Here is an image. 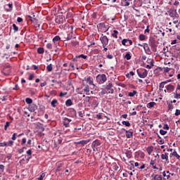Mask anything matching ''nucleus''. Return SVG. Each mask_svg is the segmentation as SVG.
Masks as SVG:
<instances>
[{
    "instance_id": "1",
    "label": "nucleus",
    "mask_w": 180,
    "mask_h": 180,
    "mask_svg": "<svg viewBox=\"0 0 180 180\" xmlns=\"http://www.w3.org/2000/svg\"><path fill=\"white\" fill-rule=\"evenodd\" d=\"M91 147L94 152L101 151V141L98 139L94 141L91 143Z\"/></svg>"
},
{
    "instance_id": "2",
    "label": "nucleus",
    "mask_w": 180,
    "mask_h": 180,
    "mask_svg": "<svg viewBox=\"0 0 180 180\" xmlns=\"http://www.w3.org/2000/svg\"><path fill=\"white\" fill-rule=\"evenodd\" d=\"M96 79H98L99 84H103L106 82L108 79L106 78V75L103 74L97 75Z\"/></svg>"
},
{
    "instance_id": "3",
    "label": "nucleus",
    "mask_w": 180,
    "mask_h": 180,
    "mask_svg": "<svg viewBox=\"0 0 180 180\" xmlns=\"http://www.w3.org/2000/svg\"><path fill=\"white\" fill-rule=\"evenodd\" d=\"M100 40L103 44V47L108 46V44L109 43V39H108V37L105 35L103 36V34H102V37L100 38Z\"/></svg>"
},
{
    "instance_id": "4",
    "label": "nucleus",
    "mask_w": 180,
    "mask_h": 180,
    "mask_svg": "<svg viewBox=\"0 0 180 180\" xmlns=\"http://www.w3.org/2000/svg\"><path fill=\"white\" fill-rule=\"evenodd\" d=\"M147 63L148 65H146V68H148V70H151V68L154 67V60L152 58H148Z\"/></svg>"
},
{
    "instance_id": "5",
    "label": "nucleus",
    "mask_w": 180,
    "mask_h": 180,
    "mask_svg": "<svg viewBox=\"0 0 180 180\" xmlns=\"http://www.w3.org/2000/svg\"><path fill=\"white\" fill-rule=\"evenodd\" d=\"M137 74L140 78H146L148 75L147 70H143V72L137 71Z\"/></svg>"
},
{
    "instance_id": "6",
    "label": "nucleus",
    "mask_w": 180,
    "mask_h": 180,
    "mask_svg": "<svg viewBox=\"0 0 180 180\" xmlns=\"http://www.w3.org/2000/svg\"><path fill=\"white\" fill-rule=\"evenodd\" d=\"M122 44L123 46H131L133 44V41L124 39L122 41Z\"/></svg>"
},
{
    "instance_id": "7",
    "label": "nucleus",
    "mask_w": 180,
    "mask_h": 180,
    "mask_svg": "<svg viewBox=\"0 0 180 180\" xmlns=\"http://www.w3.org/2000/svg\"><path fill=\"white\" fill-rule=\"evenodd\" d=\"M72 121V120L67 117L63 118V125L65 127H70V123H71Z\"/></svg>"
},
{
    "instance_id": "8",
    "label": "nucleus",
    "mask_w": 180,
    "mask_h": 180,
    "mask_svg": "<svg viewBox=\"0 0 180 180\" xmlns=\"http://www.w3.org/2000/svg\"><path fill=\"white\" fill-rule=\"evenodd\" d=\"M30 112H34L37 110V105L36 104H31L28 108Z\"/></svg>"
},
{
    "instance_id": "9",
    "label": "nucleus",
    "mask_w": 180,
    "mask_h": 180,
    "mask_svg": "<svg viewBox=\"0 0 180 180\" xmlns=\"http://www.w3.org/2000/svg\"><path fill=\"white\" fill-rule=\"evenodd\" d=\"M150 46L153 51L154 52L157 51V44H155V41H150Z\"/></svg>"
},
{
    "instance_id": "10",
    "label": "nucleus",
    "mask_w": 180,
    "mask_h": 180,
    "mask_svg": "<svg viewBox=\"0 0 180 180\" xmlns=\"http://www.w3.org/2000/svg\"><path fill=\"white\" fill-rule=\"evenodd\" d=\"M161 158H162V160H165L166 162H167V164H169V159L168 158L167 153H165V154H162Z\"/></svg>"
},
{
    "instance_id": "11",
    "label": "nucleus",
    "mask_w": 180,
    "mask_h": 180,
    "mask_svg": "<svg viewBox=\"0 0 180 180\" xmlns=\"http://www.w3.org/2000/svg\"><path fill=\"white\" fill-rule=\"evenodd\" d=\"M98 26L100 29H101L102 30H105V32H106V30H109V27H106V25H105V22H101L98 24Z\"/></svg>"
},
{
    "instance_id": "12",
    "label": "nucleus",
    "mask_w": 180,
    "mask_h": 180,
    "mask_svg": "<svg viewBox=\"0 0 180 180\" xmlns=\"http://www.w3.org/2000/svg\"><path fill=\"white\" fill-rule=\"evenodd\" d=\"M125 134H126L127 139H131V137H133V131L126 130Z\"/></svg>"
},
{
    "instance_id": "13",
    "label": "nucleus",
    "mask_w": 180,
    "mask_h": 180,
    "mask_svg": "<svg viewBox=\"0 0 180 180\" xmlns=\"http://www.w3.org/2000/svg\"><path fill=\"white\" fill-rule=\"evenodd\" d=\"M37 127L40 130V131H44V127L43 126V124L40 122L37 123Z\"/></svg>"
},
{
    "instance_id": "14",
    "label": "nucleus",
    "mask_w": 180,
    "mask_h": 180,
    "mask_svg": "<svg viewBox=\"0 0 180 180\" xmlns=\"http://www.w3.org/2000/svg\"><path fill=\"white\" fill-rule=\"evenodd\" d=\"M143 49L145 51H146L147 54H151V50L150 49V46H148V44H145Z\"/></svg>"
},
{
    "instance_id": "15",
    "label": "nucleus",
    "mask_w": 180,
    "mask_h": 180,
    "mask_svg": "<svg viewBox=\"0 0 180 180\" xmlns=\"http://www.w3.org/2000/svg\"><path fill=\"white\" fill-rule=\"evenodd\" d=\"M146 151H147L148 155H151V153H153V151H154V147L153 146H148L146 148Z\"/></svg>"
},
{
    "instance_id": "16",
    "label": "nucleus",
    "mask_w": 180,
    "mask_h": 180,
    "mask_svg": "<svg viewBox=\"0 0 180 180\" xmlns=\"http://www.w3.org/2000/svg\"><path fill=\"white\" fill-rule=\"evenodd\" d=\"M122 6H129L130 5V0H122Z\"/></svg>"
},
{
    "instance_id": "17",
    "label": "nucleus",
    "mask_w": 180,
    "mask_h": 180,
    "mask_svg": "<svg viewBox=\"0 0 180 180\" xmlns=\"http://www.w3.org/2000/svg\"><path fill=\"white\" fill-rule=\"evenodd\" d=\"M4 72L5 75H9V74H11V68H5L4 70Z\"/></svg>"
},
{
    "instance_id": "18",
    "label": "nucleus",
    "mask_w": 180,
    "mask_h": 180,
    "mask_svg": "<svg viewBox=\"0 0 180 180\" xmlns=\"http://www.w3.org/2000/svg\"><path fill=\"white\" fill-rule=\"evenodd\" d=\"M88 143H89V141L82 140L77 142V144H82V146H85V144H88Z\"/></svg>"
},
{
    "instance_id": "19",
    "label": "nucleus",
    "mask_w": 180,
    "mask_h": 180,
    "mask_svg": "<svg viewBox=\"0 0 180 180\" xmlns=\"http://www.w3.org/2000/svg\"><path fill=\"white\" fill-rule=\"evenodd\" d=\"M155 105H157L155 102H150L147 104V108H148V109H151V108H154Z\"/></svg>"
},
{
    "instance_id": "20",
    "label": "nucleus",
    "mask_w": 180,
    "mask_h": 180,
    "mask_svg": "<svg viewBox=\"0 0 180 180\" xmlns=\"http://www.w3.org/2000/svg\"><path fill=\"white\" fill-rule=\"evenodd\" d=\"M174 88L175 87L172 84H169L166 86L167 91H174Z\"/></svg>"
},
{
    "instance_id": "21",
    "label": "nucleus",
    "mask_w": 180,
    "mask_h": 180,
    "mask_svg": "<svg viewBox=\"0 0 180 180\" xmlns=\"http://www.w3.org/2000/svg\"><path fill=\"white\" fill-rule=\"evenodd\" d=\"M73 34H74V33L72 32H69L68 34V37H67V40H71V39H72L74 37H73Z\"/></svg>"
},
{
    "instance_id": "22",
    "label": "nucleus",
    "mask_w": 180,
    "mask_h": 180,
    "mask_svg": "<svg viewBox=\"0 0 180 180\" xmlns=\"http://www.w3.org/2000/svg\"><path fill=\"white\" fill-rule=\"evenodd\" d=\"M46 70L47 71H49V72H51V71H53V65L49 64V65H47Z\"/></svg>"
},
{
    "instance_id": "23",
    "label": "nucleus",
    "mask_w": 180,
    "mask_h": 180,
    "mask_svg": "<svg viewBox=\"0 0 180 180\" xmlns=\"http://www.w3.org/2000/svg\"><path fill=\"white\" fill-rule=\"evenodd\" d=\"M165 84H167V82H162L161 83H160L159 89L162 91V88H164V85H165Z\"/></svg>"
},
{
    "instance_id": "24",
    "label": "nucleus",
    "mask_w": 180,
    "mask_h": 180,
    "mask_svg": "<svg viewBox=\"0 0 180 180\" xmlns=\"http://www.w3.org/2000/svg\"><path fill=\"white\" fill-rule=\"evenodd\" d=\"M66 106H71L72 105V101L71 99H68L65 101Z\"/></svg>"
},
{
    "instance_id": "25",
    "label": "nucleus",
    "mask_w": 180,
    "mask_h": 180,
    "mask_svg": "<svg viewBox=\"0 0 180 180\" xmlns=\"http://www.w3.org/2000/svg\"><path fill=\"white\" fill-rule=\"evenodd\" d=\"M84 92H86V95H89V86H86L84 89Z\"/></svg>"
},
{
    "instance_id": "26",
    "label": "nucleus",
    "mask_w": 180,
    "mask_h": 180,
    "mask_svg": "<svg viewBox=\"0 0 180 180\" xmlns=\"http://www.w3.org/2000/svg\"><path fill=\"white\" fill-rule=\"evenodd\" d=\"M154 180H162V176L161 175L156 174L154 176Z\"/></svg>"
},
{
    "instance_id": "27",
    "label": "nucleus",
    "mask_w": 180,
    "mask_h": 180,
    "mask_svg": "<svg viewBox=\"0 0 180 180\" xmlns=\"http://www.w3.org/2000/svg\"><path fill=\"white\" fill-rule=\"evenodd\" d=\"M112 86H113V85L112 84V83H109V84L106 86L105 89H106L107 91H109V90L112 89Z\"/></svg>"
},
{
    "instance_id": "28",
    "label": "nucleus",
    "mask_w": 180,
    "mask_h": 180,
    "mask_svg": "<svg viewBox=\"0 0 180 180\" xmlns=\"http://www.w3.org/2000/svg\"><path fill=\"white\" fill-rule=\"evenodd\" d=\"M137 91L134 90L132 92L129 93V96L133 97L134 95H136Z\"/></svg>"
},
{
    "instance_id": "29",
    "label": "nucleus",
    "mask_w": 180,
    "mask_h": 180,
    "mask_svg": "<svg viewBox=\"0 0 180 180\" xmlns=\"http://www.w3.org/2000/svg\"><path fill=\"white\" fill-rule=\"evenodd\" d=\"M122 124H124L127 127H130V122L129 121H123Z\"/></svg>"
},
{
    "instance_id": "30",
    "label": "nucleus",
    "mask_w": 180,
    "mask_h": 180,
    "mask_svg": "<svg viewBox=\"0 0 180 180\" xmlns=\"http://www.w3.org/2000/svg\"><path fill=\"white\" fill-rule=\"evenodd\" d=\"M87 84H89V85H94V81H92V79H91V77L87 78Z\"/></svg>"
},
{
    "instance_id": "31",
    "label": "nucleus",
    "mask_w": 180,
    "mask_h": 180,
    "mask_svg": "<svg viewBox=\"0 0 180 180\" xmlns=\"http://www.w3.org/2000/svg\"><path fill=\"white\" fill-rule=\"evenodd\" d=\"M37 53L39 54H43V53H44V49H43V48H38Z\"/></svg>"
},
{
    "instance_id": "32",
    "label": "nucleus",
    "mask_w": 180,
    "mask_h": 180,
    "mask_svg": "<svg viewBox=\"0 0 180 180\" xmlns=\"http://www.w3.org/2000/svg\"><path fill=\"white\" fill-rule=\"evenodd\" d=\"M25 102H26V103H28L29 105H30V103H33V100H32V98H27L25 99Z\"/></svg>"
},
{
    "instance_id": "33",
    "label": "nucleus",
    "mask_w": 180,
    "mask_h": 180,
    "mask_svg": "<svg viewBox=\"0 0 180 180\" xmlns=\"http://www.w3.org/2000/svg\"><path fill=\"white\" fill-rule=\"evenodd\" d=\"M118 34H119V32L117 30H114L112 35L113 37H115V39H117Z\"/></svg>"
},
{
    "instance_id": "34",
    "label": "nucleus",
    "mask_w": 180,
    "mask_h": 180,
    "mask_svg": "<svg viewBox=\"0 0 180 180\" xmlns=\"http://www.w3.org/2000/svg\"><path fill=\"white\" fill-rule=\"evenodd\" d=\"M172 155H174V157H176L177 160H179L180 158V155H178V153H176V151H174L172 153Z\"/></svg>"
},
{
    "instance_id": "35",
    "label": "nucleus",
    "mask_w": 180,
    "mask_h": 180,
    "mask_svg": "<svg viewBox=\"0 0 180 180\" xmlns=\"http://www.w3.org/2000/svg\"><path fill=\"white\" fill-rule=\"evenodd\" d=\"M61 38H60L59 36H56L53 39V43H56V41H59V40H60Z\"/></svg>"
},
{
    "instance_id": "36",
    "label": "nucleus",
    "mask_w": 180,
    "mask_h": 180,
    "mask_svg": "<svg viewBox=\"0 0 180 180\" xmlns=\"http://www.w3.org/2000/svg\"><path fill=\"white\" fill-rule=\"evenodd\" d=\"M167 105L169 110H172V109H174V105H172V103H169Z\"/></svg>"
},
{
    "instance_id": "37",
    "label": "nucleus",
    "mask_w": 180,
    "mask_h": 180,
    "mask_svg": "<svg viewBox=\"0 0 180 180\" xmlns=\"http://www.w3.org/2000/svg\"><path fill=\"white\" fill-rule=\"evenodd\" d=\"M44 176H46V173H41L38 178V180H43Z\"/></svg>"
},
{
    "instance_id": "38",
    "label": "nucleus",
    "mask_w": 180,
    "mask_h": 180,
    "mask_svg": "<svg viewBox=\"0 0 180 180\" xmlns=\"http://www.w3.org/2000/svg\"><path fill=\"white\" fill-rule=\"evenodd\" d=\"M79 42H78V41H72V46H73V47H75V46H79Z\"/></svg>"
},
{
    "instance_id": "39",
    "label": "nucleus",
    "mask_w": 180,
    "mask_h": 180,
    "mask_svg": "<svg viewBox=\"0 0 180 180\" xmlns=\"http://www.w3.org/2000/svg\"><path fill=\"white\" fill-rule=\"evenodd\" d=\"M56 103H57V100H56V99H53L51 102V106H53V108H56Z\"/></svg>"
},
{
    "instance_id": "40",
    "label": "nucleus",
    "mask_w": 180,
    "mask_h": 180,
    "mask_svg": "<svg viewBox=\"0 0 180 180\" xmlns=\"http://www.w3.org/2000/svg\"><path fill=\"white\" fill-rule=\"evenodd\" d=\"M105 94H108V91L106 90H103L99 93L100 96H103Z\"/></svg>"
},
{
    "instance_id": "41",
    "label": "nucleus",
    "mask_w": 180,
    "mask_h": 180,
    "mask_svg": "<svg viewBox=\"0 0 180 180\" xmlns=\"http://www.w3.org/2000/svg\"><path fill=\"white\" fill-rule=\"evenodd\" d=\"M11 123L9 122H6V124L4 126V130L7 131L8 130V127H9Z\"/></svg>"
},
{
    "instance_id": "42",
    "label": "nucleus",
    "mask_w": 180,
    "mask_h": 180,
    "mask_svg": "<svg viewBox=\"0 0 180 180\" xmlns=\"http://www.w3.org/2000/svg\"><path fill=\"white\" fill-rule=\"evenodd\" d=\"M13 29L14 32L19 31V27H18V26H16L15 24H13Z\"/></svg>"
},
{
    "instance_id": "43",
    "label": "nucleus",
    "mask_w": 180,
    "mask_h": 180,
    "mask_svg": "<svg viewBox=\"0 0 180 180\" xmlns=\"http://www.w3.org/2000/svg\"><path fill=\"white\" fill-rule=\"evenodd\" d=\"M124 58H126V60H131V56H130V53H127L124 56Z\"/></svg>"
},
{
    "instance_id": "44",
    "label": "nucleus",
    "mask_w": 180,
    "mask_h": 180,
    "mask_svg": "<svg viewBox=\"0 0 180 180\" xmlns=\"http://www.w3.org/2000/svg\"><path fill=\"white\" fill-rule=\"evenodd\" d=\"M139 40H141V41L146 40V35H144V34H140V35H139Z\"/></svg>"
},
{
    "instance_id": "45",
    "label": "nucleus",
    "mask_w": 180,
    "mask_h": 180,
    "mask_svg": "<svg viewBox=\"0 0 180 180\" xmlns=\"http://www.w3.org/2000/svg\"><path fill=\"white\" fill-rule=\"evenodd\" d=\"M160 134H162V136H165V134H167V131H165L163 129H160Z\"/></svg>"
},
{
    "instance_id": "46",
    "label": "nucleus",
    "mask_w": 180,
    "mask_h": 180,
    "mask_svg": "<svg viewBox=\"0 0 180 180\" xmlns=\"http://www.w3.org/2000/svg\"><path fill=\"white\" fill-rule=\"evenodd\" d=\"M63 163H59L58 164L57 168H56V171H60V168H61V167H63Z\"/></svg>"
},
{
    "instance_id": "47",
    "label": "nucleus",
    "mask_w": 180,
    "mask_h": 180,
    "mask_svg": "<svg viewBox=\"0 0 180 180\" xmlns=\"http://www.w3.org/2000/svg\"><path fill=\"white\" fill-rule=\"evenodd\" d=\"M6 146H8L6 142L0 143V147H6Z\"/></svg>"
},
{
    "instance_id": "48",
    "label": "nucleus",
    "mask_w": 180,
    "mask_h": 180,
    "mask_svg": "<svg viewBox=\"0 0 180 180\" xmlns=\"http://www.w3.org/2000/svg\"><path fill=\"white\" fill-rule=\"evenodd\" d=\"M7 146H8L9 147H12V146H13V141H9L7 143Z\"/></svg>"
},
{
    "instance_id": "49",
    "label": "nucleus",
    "mask_w": 180,
    "mask_h": 180,
    "mask_svg": "<svg viewBox=\"0 0 180 180\" xmlns=\"http://www.w3.org/2000/svg\"><path fill=\"white\" fill-rule=\"evenodd\" d=\"M174 98L175 99H180V93L179 94L176 93L175 95H174Z\"/></svg>"
},
{
    "instance_id": "50",
    "label": "nucleus",
    "mask_w": 180,
    "mask_h": 180,
    "mask_svg": "<svg viewBox=\"0 0 180 180\" xmlns=\"http://www.w3.org/2000/svg\"><path fill=\"white\" fill-rule=\"evenodd\" d=\"M46 47L47 49H49V50H51L53 49V45H51V44H46Z\"/></svg>"
},
{
    "instance_id": "51",
    "label": "nucleus",
    "mask_w": 180,
    "mask_h": 180,
    "mask_svg": "<svg viewBox=\"0 0 180 180\" xmlns=\"http://www.w3.org/2000/svg\"><path fill=\"white\" fill-rule=\"evenodd\" d=\"M24 144H26V138L22 139L21 146H24Z\"/></svg>"
},
{
    "instance_id": "52",
    "label": "nucleus",
    "mask_w": 180,
    "mask_h": 180,
    "mask_svg": "<svg viewBox=\"0 0 180 180\" xmlns=\"http://www.w3.org/2000/svg\"><path fill=\"white\" fill-rule=\"evenodd\" d=\"M25 149H26V147H23L22 148L18 150L19 154H22V153H23V151H25Z\"/></svg>"
},
{
    "instance_id": "53",
    "label": "nucleus",
    "mask_w": 180,
    "mask_h": 180,
    "mask_svg": "<svg viewBox=\"0 0 180 180\" xmlns=\"http://www.w3.org/2000/svg\"><path fill=\"white\" fill-rule=\"evenodd\" d=\"M171 68H164V72H169Z\"/></svg>"
},
{
    "instance_id": "54",
    "label": "nucleus",
    "mask_w": 180,
    "mask_h": 180,
    "mask_svg": "<svg viewBox=\"0 0 180 180\" xmlns=\"http://www.w3.org/2000/svg\"><path fill=\"white\" fill-rule=\"evenodd\" d=\"M175 116H179L180 115V110H176V112H175Z\"/></svg>"
},
{
    "instance_id": "55",
    "label": "nucleus",
    "mask_w": 180,
    "mask_h": 180,
    "mask_svg": "<svg viewBox=\"0 0 180 180\" xmlns=\"http://www.w3.org/2000/svg\"><path fill=\"white\" fill-rule=\"evenodd\" d=\"M17 22H18V23H20L21 22H23V19H22V18L18 17V18H17Z\"/></svg>"
},
{
    "instance_id": "56",
    "label": "nucleus",
    "mask_w": 180,
    "mask_h": 180,
    "mask_svg": "<svg viewBox=\"0 0 180 180\" xmlns=\"http://www.w3.org/2000/svg\"><path fill=\"white\" fill-rule=\"evenodd\" d=\"M0 169H1V172H4L5 166L4 165H0Z\"/></svg>"
},
{
    "instance_id": "57",
    "label": "nucleus",
    "mask_w": 180,
    "mask_h": 180,
    "mask_svg": "<svg viewBox=\"0 0 180 180\" xmlns=\"http://www.w3.org/2000/svg\"><path fill=\"white\" fill-rule=\"evenodd\" d=\"M78 57L81 58H84V60H85L86 58V56H85L84 54H81Z\"/></svg>"
},
{
    "instance_id": "58",
    "label": "nucleus",
    "mask_w": 180,
    "mask_h": 180,
    "mask_svg": "<svg viewBox=\"0 0 180 180\" xmlns=\"http://www.w3.org/2000/svg\"><path fill=\"white\" fill-rule=\"evenodd\" d=\"M163 129L165 130V129H167V130H168V129H169V127L168 126V124H165L164 126H163Z\"/></svg>"
},
{
    "instance_id": "59",
    "label": "nucleus",
    "mask_w": 180,
    "mask_h": 180,
    "mask_svg": "<svg viewBox=\"0 0 180 180\" xmlns=\"http://www.w3.org/2000/svg\"><path fill=\"white\" fill-rule=\"evenodd\" d=\"M130 75L133 76L134 75V72L131 71L129 72V74L127 75V77L129 78V77H130Z\"/></svg>"
},
{
    "instance_id": "60",
    "label": "nucleus",
    "mask_w": 180,
    "mask_h": 180,
    "mask_svg": "<svg viewBox=\"0 0 180 180\" xmlns=\"http://www.w3.org/2000/svg\"><path fill=\"white\" fill-rule=\"evenodd\" d=\"M65 95H67V92H65V93L60 92L59 96L63 97V96H65Z\"/></svg>"
},
{
    "instance_id": "61",
    "label": "nucleus",
    "mask_w": 180,
    "mask_h": 180,
    "mask_svg": "<svg viewBox=\"0 0 180 180\" xmlns=\"http://www.w3.org/2000/svg\"><path fill=\"white\" fill-rule=\"evenodd\" d=\"M11 139H12V140H13V141L16 140V133H14V134H13Z\"/></svg>"
},
{
    "instance_id": "62",
    "label": "nucleus",
    "mask_w": 180,
    "mask_h": 180,
    "mask_svg": "<svg viewBox=\"0 0 180 180\" xmlns=\"http://www.w3.org/2000/svg\"><path fill=\"white\" fill-rule=\"evenodd\" d=\"M115 92V90L113 89H111L109 90L108 92H107V94H113Z\"/></svg>"
},
{
    "instance_id": "63",
    "label": "nucleus",
    "mask_w": 180,
    "mask_h": 180,
    "mask_svg": "<svg viewBox=\"0 0 180 180\" xmlns=\"http://www.w3.org/2000/svg\"><path fill=\"white\" fill-rule=\"evenodd\" d=\"M150 165H152V166H153V165H155V160H152L150 161Z\"/></svg>"
},
{
    "instance_id": "64",
    "label": "nucleus",
    "mask_w": 180,
    "mask_h": 180,
    "mask_svg": "<svg viewBox=\"0 0 180 180\" xmlns=\"http://www.w3.org/2000/svg\"><path fill=\"white\" fill-rule=\"evenodd\" d=\"M27 155H32V150H28L27 151Z\"/></svg>"
}]
</instances>
